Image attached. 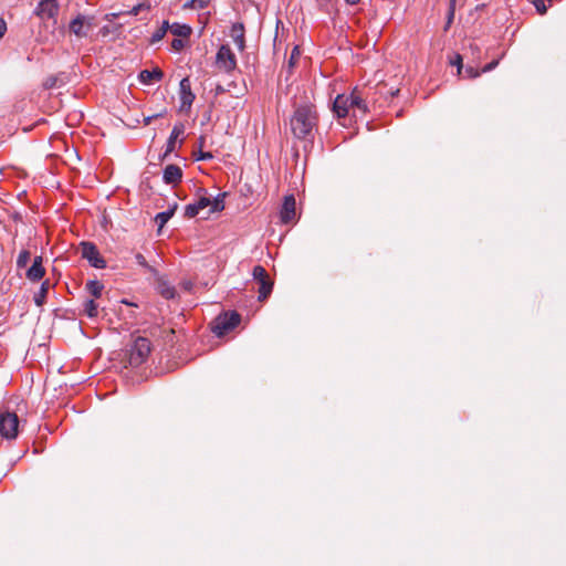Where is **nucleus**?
Segmentation results:
<instances>
[{
    "label": "nucleus",
    "mask_w": 566,
    "mask_h": 566,
    "mask_svg": "<svg viewBox=\"0 0 566 566\" xmlns=\"http://www.w3.org/2000/svg\"><path fill=\"white\" fill-rule=\"evenodd\" d=\"M224 197H226V193H219L216 198H213V200H211V205H210V211L211 212H218V211H222L224 209Z\"/></svg>",
    "instance_id": "25"
},
{
    "label": "nucleus",
    "mask_w": 566,
    "mask_h": 566,
    "mask_svg": "<svg viewBox=\"0 0 566 566\" xmlns=\"http://www.w3.org/2000/svg\"><path fill=\"white\" fill-rule=\"evenodd\" d=\"M230 35H231L234 44L237 45V48L240 51H243L244 46H245L243 24H241V23L233 24L232 28H231Z\"/></svg>",
    "instance_id": "15"
},
{
    "label": "nucleus",
    "mask_w": 566,
    "mask_h": 566,
    "mask_svg": "<svg viewBox=\"0 0 566 566\" xmlns=\"http://www.w3.org/2000/svg\"><path fill=\"white\" fill-rule=\"evenodd\" d=\"M240 323V315L235 312L218 315L212 322V332L221 337L232 331Z\"/></svg>",
    "instance_id": "3"
},
{
    "label": "nucleus",
    "mask_w": 566,
    "mask_h": 566,
    "mask_svg": "<svg viewBox=\"0 0 566 566\" xmlns=\"http://www.w3.org/2000/svg\"><path fill=\"white\" fill-rule=\"evenodd\" d=\"M317 123L318 116L315 107L307 104L300 105L290 119V128L295 138L312 142Z\"/></svg>",
    "instance_id": "1"
},
{
    "label": "nucleus",
    "mask_w": 566,
    "mask_h": 566,
    "mask_svg": "<svg viewBox=\"0 0 566 566\" xmlns=\"http://www.w3.org/2000/svg\"><path fill=\"white\" fill-rule=\"evenodd\" d=\"M6 30H7L6 21L0 18V39L4 35Z\"/></svg>",
    "instance_id": "40"
},
{
    "label": "nucleus",
    "mask_w": 566,
    "mask_h": 566,
    "mask_svg": "<svg viewBox=\"0 0 566 566\" xmlns=\"http://www.w3.org/2000/svg\"><path fill=\"white\" fill-rule=\"evenodd\" d=\"M85 289L93 297L98 298L102 295L104 285L99 281L93 280L86 283Z\"/></svg>",
    "instance_id": "21"
},
{
    "label": "nucleus",
    "mask_w": 566,
    "mask_h": 566,
    "mask_svg": "<svg viewBox=\"0 0 566 566\" xmlns=\"http://www.w3.org/2000/svg\"><path fill=\"white\" fill-rule=\"evenodd\" d=\"M213 156L211 153H203V151H199V155L197 157L198 160H209V159H212Z\"/></svg>",
    "instance_id": "38"
},
{
    "label": "nucleus",
    "mask_w": 566,
    "mask_h": 566,
    "mask_svg": "<svg viewBox=\"0 0 566 566\" xmlns=\"http://www.w3.org/2000/svg\"><path fill=\"white\" fill-rule=\"evenodd\" d=\"M497 64H499V61L494 60V61L488 63L486 65H484L482 69V72H489V71L493 70Z\"/></svg>",
    "instance_id": "39"
},
{
    "label": "nucleus",
    "mask_w": 566,
    "mask_h": 566,
    "mask_svg": "<svg viewBox=\"0 0 566 566\" xmlns=\"http://www.w3.org/2000/svg\"><path fill=\"white\" fill-rule=\"evenodd\" d=\"M181 177H182V170L177 165H168L164 169L163 178L166 184L176 185L177 182H179L181 180Z\"/></svg>",
    "instance_id": "14"
},
{
    "label": "nucleus",
    "mask_w": 566,
    "mask_h": 566,
    "mask_svg": "<svg viewBox=\"0 0 566 566\" xmlns=\"http://www.w3.org/2000/svg\"><path fill=\"white\" fill-rule=\"evenodd\" d=\"M51 287V283L49 280L42 282L41 287L38 293H35L33 301L36 306H42L45 303L46 294Z\"/></svg>",
    "instance_id": "19"
},
{
    "label": "nucleus",
    "mask_w": 566,
    "mask_h": 566,
    "mask_svg": "<svg viewBox=\"0 0 566 566\" xmlns=\"http://www.w3.org/2000/svg\"><path fill=\"white\" fill-rule=\"evenodd\" d=\"M350 108L352 107L349 96L343 94L336 96L333 103V111L335 112L337 117H345Z\"/></svg>",
    "instance_id": "13"
},
{
    "label": "nucleus",
    "mask_w": 566,
    "mask_h": 566,
    "mask_svg": "<svg viewBox=\"0 0 566 566\" xmlns=\"http://www.w3.org/2000/svg\"><path fill=\"white\" fill-rule=\"evenodd\" d=\"M166 35L165 29H158L151 35V43L159 42Z\"/></svg>",
    "instance_id": "34"
},
{
    "label": "nucleus",
    "mask_w": 566,
    "mask_h": 566,
    "mask_svg": "<svg viewBox=\"0 0 566 566\" xmlns=\"http://www.w3.org/2000/svg\"><path fill=\"white\" fill-rule=\"evenodd\" d=\"M19 418L14 412H0V434L6 439H14L18 434Z\"/></svg>",
    "instance_id": "4"
},
{
    "label": "nucleus",
    "mask_w": 566,
    "mask_h": 566,
    "mask_svg": "<svg viewBox=\"0 0 566 566\" xmlns=\"http://www.w3.org/2000/svg\"><path fill=\"white\" fill-rule=\"evenodd\" d=\"M150 342L146 337H137L128 349L127 360L132 367H138L146 361L150 354Z\"/></svg>",
    "instance_id": "2"
},
{
    "label": "nucleus",
    "mask_w": 566,
    "mask_h": 566,
    "mask_svg": "<svg viewBox=\"0 0 566 566\" xmlns=\"http://www.w3.org/2000/svg\"><path fill=\"white\" fill-rule=\"evenodd\" d=\"M158 291L167 300L174 298L176 294L175 287L163 280L158 282Z\"/></svg>",
    "instance_id": "22"
},
{
    "label": "nucleus",
    "mask_w": 566,
    "mask_h": 566,
    "mask_svg": "<svg viewBox=\"0 0 566 566\" xmlns=\"http://www.w3.org/2000/svg\"><path fill=\"white\" fill-rule=\"evenodd\" d=\"M95 27L94 17H87L83 14H77L70 22V31L75 34L77 38H85L90 30Z\"/></svg>",
    "instance_id": "7"
},
{
    "label": "nucleus",
    "mask_w": 566,
    "mask_h": 566,
    "mask_svg": "<svg viewBox=\"0 0 566 566\" xmlns=\"http://www.w3.org/2000/svg\"><path fill=\"white\" fill-rule=\"evenodd\" d=\"M216 64L224 72H231L237 66V59L228 45H221L217 52Z\"/></svg>",
    "instance_id": "9"
},
{
    "label": "nucleus",
    "mask_w": 566,
    "mask_h": 566,
    "mask_svg": "<svg viewBox=\"0 0 566 566\" xmlns=\"http://www.w3.org/2000/svg\"><path fill=\"white\" fill-rule=\"evenodd\" d=\"M185 132V126L184 124L179 123V124H176L171 130V134L168 138V142H167V149L166 151H172L175 149V146H176V140L177 138L184 134Z\"/></svg>",
    "instance_id": "18"
},
{
    "label": "nucleus",
    "mask_w": 566,
    "mask_h": 566,
    "mask_svg": "<svg viewBox=\"0 0 566 566\" xmlns=\"http://www.w3.org/2000/svg\"><path fill=\"white\" fill-rule=\"evenodd\" d=\"M175 208L172 209H169L167 211H163V212H159L156 217H155V221L156 223L158 224V230L160 231L164 226L169 221V219L174 216L175 213Z\"/></svg>",
    "instance_id": "23"
},
{
    "label": "nucleus",
    "mask_w": 566,
    "mask_h": 566,
    "mask_svg": "<svg viewBox=\"0 0 566 566\" xmlns=\"http://www.w3.org/2000/svg\"><path fill=\"white\" fill-rule=\"evenodd\" d=\"M31 253L28 250H22L17 259V266L19 269H23L27 266L28 262L30 261Z\"/></svg>",
    "instance_id": "28"
},
{
    "label": "nucleus",
    "mask_w": 566,
    "mask_h": 566,
    "mask_svg": "<svg viewBox=\"0 0 566 566\" xmlns=\"http://www.w3.org/2000/svg\"><path fill=\"white\" fill-rule=\"evenodd\" d=\"M349 99L352 108H358L363 113L367 112V104L364 94L357 87L353 90L352 94L349 95Z\"/></svg>",
    "instance_id": "16"
},
{
    "label": "nucleus",
    "mask_w": 566,
    "mask_h": 566,
    "mask_svg": "<svg viewBox=\"0 0 566 566\" xmlns=\"http://www.w3.org/2000/svg\"><path fill=\"white\" fill-rule=\"evenodd\" d=\"M171 46L174 50L179 51L184 48V41L181 39H175L171 42Z\"/></svg>",
    "instance_id": "37"
},
{
    "label": "nucleus",
    "mask_w": 566,
    "mask_h": 566,
    "mask_svg": "<svg viewBox=\"0 0 566 566\" xmlns=\"http://www.w3.org/2000/svg\"><path fill=\"white\" fill-rule=\"evenodd\" d=\"M347 4H357L360 0H345Z\"/></svg>",
    "instance_id": "45"
},
{
    "label": "nucleus",
    "mask_w": 566,
    "mask_h": 566,
    "mask_svg": "<svg viewBox=\"0 0 566 566\" xmlns=\"http://www.w3.org/2000/svg\"><path fill=\"white\" fill-rule=\"evenodd\" d=\"M537 11L541 13V14H544L546 12V7L544 4V0H536L534 2Z\"/></svg>",
    "instance_id": "36"
},
{
    "label": "nucleus",
    "mask_w": 566,
    "mask_h": 566,
    "mask_svg": "<svg viewBox=\"0 0 566 566\" xmlns=\"http://www.w3.org/2000/svg\"><path fill=\"white\" fill-rule=\"evenodd\" d=\"M203 143H205V138H203V137H200V146H201V147H202Z\"/></svg>",
    "instance_id": "48"
},
{
    "label": "nucleus",
    "mask_w": 566,
    "mask_h": 566,
    "mask_svg": "<svg viewBox=\"0 0 566 566\" xmlns=\"http://www.w3.org/2000/svg\"><path fill=\"white\" fill-rule=\"evenodd\" d=\"M42 256L38 255L34 258L31 268L27 271V279L31 282H38L43 279L45 274V269L42 265Z\"/></svg>",
    "instance_id": "12"
},
{
    "label": "nucleus",
    "mask_w": 566,
    "mask_h": 566,
    "mask_svg": "<svg viewBox=\"0 0 566 566\" xmlns=\"http://www.w3.org/2000/svg\"><path fill=\"white\" fill-rule=\"evenodd\" d=\"M199 209L197 207V205L193 202V203H190L186 207V210H185V214L188 217V218H193L196 217L198 213H199Z\"/></svg>",
    "instance_id": "32"
},
{
    "label": "nucleus",
    "mask_w": 566,
    "mask_h": 566,
    "mask_svg": "<svg viewBox=\"0 0 566 566\" xmlns=\"http://www.w3.org/2000/svg\"><path fill=\"white\" fill-rule=\"evenodd\" d=\"M281 220L283 223H289L295 218V198L294 196H286L281 209Z\"/></svg>",
    "instance_id": "11"
},
{
    "label": "nucleus",
    "mask_w": 566,
    "mask_h": 566,
    "mask_svg": "<svg viewBox=\"0 0 566 566\" xmlns=\"http://www.w3.org/2000/svg\"><path fill=\"white\" fill-rule=\"evenodd\" d=\"M170 32L180 38H188L191 34V28L187 24L172 23Z\"/></svg>",
    "instance_id": "20"
},
{
    "label": "nucleus",
    "mask_w": 566,
    "mask_h": 566,
    "mask_svg": "<svg viewBox=\"0 0 566 566\" xmlns=\"http://www.w3.org/2000/svg\"><path fill=\"white\" fill-rule=\"evenodd\" d=\"M198 207L199 210H202L207 207H210L211 205V199L209 197H206V196H201L198 198V200L195 202Z\"/></svg>",
    "instance_id": "31"
},
{
    "label": "nucleus",
    "mask_w": 566,
    "mask_h": 566,
    "mask_svg": "<svg viewBox=\"0 0 566 566\" xmlns=\"http://www.w3.org/2000/svg\"><path fill=\"white\" fill-rule=\"evenodd\" d=\"M158 116H159V115H154V116H147V117H145V118H144V125H149V124H150V122H151L154 118L158 117Z\"/></svg>",
    "instance_id": "43"
},
{
    "label": "nucleus",
    "mask_w": 566,
    "mask_h": 566,
    "mask_svg": "<svg viewBox=\"0 0 566 566\" xmlns=\"http://www.w3.org/2000/svg\"><path fill=\"white\" fill-rule=\"evenodd\" d=\"M208 0H188L184 3V9H205L207 8Z\"/></svg>",
    "instance_id": "26"
},
{
    "label": "nucleus",
    "mask_w": 566,
    "mask_h": 566,
    "mask_svg": "<svg viewBox=\"0 0 566 566\" xmlns=\"http://www.w3.org/2000/svg\"><path fill=\"white\" fill-rule=\"evenodd\" d=\"M53 85H54V81L53 80H48L46 83H45L46 87H52Z\"/></svg>",
    "instance_id": "46"
},
{
    "label": "nucleus",
    "mask_w": 566,
    "mask_h": 566,
    "mask_svg": "<svg viewBox=\"0 0 566 566\" xmlns=\"http://www.w3.org/2000/svg\"><path fill=\"white\" fill-rule=\"evenodd\" d=\"M300 55H301L300 49H298V46H295L292 50L290 59H289V67L290 69H292L295 65V63L298 60Z\"/></svg>",
    "instance_id": "30"
},
{
    "label": "nucleus",
    "mask_w": 566,
    "mask_h": 566,
    "mask_svg": "<svg viewBox=\"0 0 566 566\" xmlns=\"http://www.w3.org/2000/svg\"><path fill=\"white\" fill-rule=\"evenodd\" d=\"M159 29H165V33H167V31L170 30V25L167 21H165Z\"/></svg>",
    "instance_id": "44"
},
{
    "label": "nucleus",
    "mask_w": 566,
    "mask_h": 566,
    "mask_svg": "<svg viewBox=\"0 0 566 566\" xmlns=\"http://www.w3.org/2000/svg\"><path fill=\"white\" fill-rule=\"evenodd\" d=\"M150 8V6L146 2H143V3H139L135 7H133V9L130 11H128L127 13L128 14H132V15H137L142 10H148Z\"/></svg>",
    "instance_id": "33"
},
{
    "label": "nucleus",
    "mask_w": 566,
    "mask_h": 566,
    "mask_svg": "<svg viewBox=\"0 0 566 566\" xmlns=\"http://www.w3.org/2000/svg\"><path fill=\"white\" fill-rule=\"evenodd\" d=\"M84 313L90 317L94 318L98 314V305L94 300H87L84 303Z\"/></svg>",
    "instance_id": "24"
},
{
    "label": "nucleus",
    "mask_w": 566,
    "mask_h": 566,
    "mask_svg": "<svg viewBox=\"0 0 566 566\" xmlns=\"http://www.w3.org/2000/svg\"><path fill=\"white\" fill-rule=\"evenodd\" d=\"M122 13H108L105 15V20L113 21L114 19L118 18Z\"/></svg>",
    "instance_id": "42"
},
{
    "label": "nucleus",
    "mask_w": 566,
    "mask_h": 566,
    "mask_svg": "<svg viewBox=\"0 0 566 566\" xmlns=\"http://www.w3.org/2000/svg\"><path fill=\"white\" fill-rule=\"evenodd\" d=\"M254 281L259 283V301H264L272 292L273 283L270 280L265 269L261 265H255L252 271Z\"/></svg>",
    "instance_id": "5"
},
{
    "label": "nucleus",
    "mask_w": 566,
    "mask_h": 566,
    "mask_svg": "<svg viewBox=\"0 0 566 566\" xmlns=\"http://www.w3.org/2000/svg\"><path fill=\"white\" fill-rule=\"evenodd\" d=\"M180 102L182 109H189L195 101L189 77H184L179 83Z\"/></svg>",
    "instance_id": "10"
},
{
    "label": "nucleus",
    "mask_w": 566,
    "mask_h": 566,
    "mask_svg": "<svg viewBox=\"0 0 566 566\" xmlns=\"http://www.w3.org/2000/svg\"><path fill=\"white\" fill-rule=\"evenodd\" d=\"M135 260H136V262H137L140 266H143L144 269H146V270H147L148 272H150L151 274H154V275H157V274H158L157 270H156L154 266H151V265H149V264H148V262L146 261L145 256H144L142 253H137V254L135 255Z\"/></svg>",
    "instance_id": "27"
},
{
    "label": "nucleus",
    "mask_w": 566,
    "mask_h": 566,
    "mask_svg": "<svg viewBox=\"0 0 566 566\" xmlns=\"http://www.w3.org/2000/svg\"><path fill=\"white\" fill-rule=\"evenodd\" d=\"M101 32L105 35V34H107L108 29H107L106 27H104V28L101 30Z\"/></svg>",
    "instance_id": "47"
},
{
    "label": "nucleus",
    "mask_w": 566,
    "mask_h": 566,
    "mask_svg": "<svg viewBox=\"0 0 566 566\" xmlns=\"http://www.w3.org/2000/svg\"><path fill=\"white\" fill-rule=\"evenodd\" d=\"M450 63L457 67V74L460 75V53H454L453 57L450 60Z\"/></svg>",
    "instance_id": "35"
},
{
    "label": "nucleus",
    "mask_w": 566,
    "mask_h": 566,
    "mask_svg": "<svg viewBox=\"0 0 566 566\" xmlns=\"http://www.w3.org/2000/svg\"><path fill=\"white\" fill-rule=\"evenodd\" d=\"M81 254L86 259L90 264L96 269H104L106 266L105 260L101 256L96 245L92 242H81Z\"/></svg>",
    "instance_id": "8"
},
{
    "label": "nucleus",
    "mask_w": 566,
    "mask_h": 566,
    "mask_svg": "<svg viewBox=\"0 0 566 566\" xmlns=\"http://www.w3.org/2000/svg\"><path fill=\"white\" fill-rule=\"evenodd\" d=\"M455 6H457V0H450L448 15H447V23L444 27L446 30L450 27V24L452 23V21L454 19Z\"/></svg>",
    "instance_id": "29"
},
{
    "label": "nucleus",
    "mask_w": 566,
    "mask_h": 566,
    "mask_svg": "<svg viewBox=\"0 0 566 566\" xmlns=\"http://www.w3.org/2000/svg\"><path fill=\"white\" fill-rule=\"evenodd\" d=\"M164 76V73L160 69L143 70L139 73V81L144 84H151L154 81H160Z\"/></svg>",
    "instance_id": "17"
},
{
    "label": "nucleus",
    "mask_w": 566,
    "mask_h": 566,
    "mask_svg": "<svg viewBox=\"0 0 566 566\" xmlns=\"http://www.w3.org/2000/svg\"><path fill=\"white\" fill-rule=\"evenodd\" d=\"M60 11V4L56 0H40L34 14L41 20H52L56 23V19Z\"/></svg>",
    "instance_id": "6"
},
{
    "label": "nucleus",
    "mask_w": 566,
    "mask_h": 566,
    "mask_svg": "<svg viewBox=\"0 0 566 566\" xmlns=\"http://www.w3.org/2000/svg\"><path fill=\"white\" fill-rule=\"evenodd\" d=\"M467 73H468V75H469L470 77H472V78L476 77V76L480 74V72L474 71V69H473V67H471V66H470V67H467Z\"/></svg>",
    "instance_id": "41"
}]
</instances>
